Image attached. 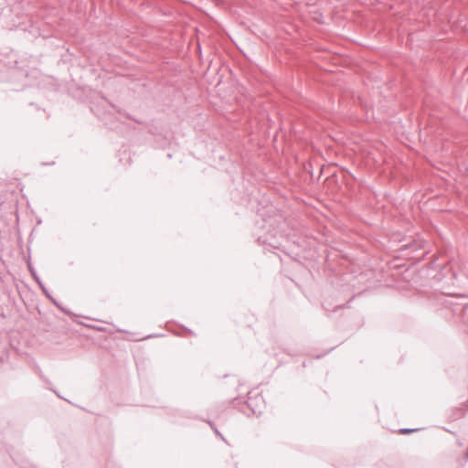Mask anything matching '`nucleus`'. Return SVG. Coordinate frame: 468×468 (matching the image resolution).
Wrapping results in <instances>:
<instances>
[{
  "mask_svg": "<svg viewBox=\"0 0 468 468\" xmlns=\"http://www.w3.org/2000/svg\"><path fill=\"white\" fill-rule=\"evenodd\" d=\"M344 307H345V305H344V304H338V305H336V306L335 307L334 311H336V310L341 309V308H344Z\"/></svg>",
  "mask_w": 468,
  "mask_h": 468,
  "instance_id": "obj_8",
  "label": "nucleus"
},
{
  "mask_svg": "<svg viewBox=\"0 0 468 468\" xmlns=\"http://www.w3.org/2000/svg\"><path fill=\"white\" fill-rule=\"evenodd\" d=\"M111 107L115 112H118L120 114H124L128 119L133 120L128 113L123 112L120 108H118L116 105L110 103Z\"/></svg>",
  "mask_w": 468,
  "mask_h": 468,
  "instance_id": "obj_5",
  "label": "nucleus"
},
{
  "mask_svg": "<svg viewBox=\"0 0 468 468\" xmlns=\"http://www.w3.org/2000/svg\"><path fill=\"white\" fill-rule=\"evenodd\" d=\"M157 336H161V335H148L147 338L157 337Z\"/></svg>",
  "mask_w": 468,
  "mask_h": 468,
  "instance_id": "obj_10",
  "label": "nucleus"
},
{
  "mask_svg": "<svg viewBox=\"0 0 468 468\" xmlns=\"http://www.w3.org/2000/svg\"><path fill=\"white\" fill-rule=\"evenodd\" d=\"M281 217H269L268 218H262V224L260 226V228L265 230V233L258 237V241L260 243L269 244L272 247H276L274 239L278 235L281 234V230L275 225L281 221Z\"/></svg>",
  "mask_w": 468,
  "mask_h": 468,
  "instance_id": "obj_1",
  "label": "nucleus"
},
{
  "mask_svg": "<svg viewBox=\"0 0 468 468\" xmlns=\"http://www.w3.org/2000/svg\"><path fill=\"white\" fill-rule=\"evenodd\" d=\"M27 269L31 274V277L34 279V281L37 282L40 290L42 291L43 294L62 313H64L67 315L73 316L75 315L71 311L65 308L60 303H58L49 292L48 290V286H45V284L42 282L41 279L39 278L37 271L33 267L30 261H27Z\"/></svg>",
  "mask_w": 468,
  "mask_h": 468,
  "instance_id": "obj_2",
  "label": "nucleus"
},
{
  "mask_svg": "<svg viewBox=\"0 0 468 468\" xmlns=\"http://www.w3.org/2000/svg\"><path fill=\"white\" fill-rule=\"evenodd\" d=\"M208 423V425L210 426V428L213 430V431L215 432V434L220 438L221 440L225 441L223 435L220 433V431L217 429V427L215 426V424L210 421V420H207V421Z\"/></svg>",
  "mask_w": 468,
  "mask_h": 468,
  "instance_id": "obj_4",
  "label": "nucleus"
},
{
  "mask_svg": "<svg viewBox=\"0 0 468 468\" xmlns=\"http://www.w3.org/2000/svg\"><path fill=\"white\" fill-rule=\"evenodd\" d=\"M232 404H233L234 407H238V405L239 404V399L238 398L234 399L232 400Z\"/></svg>",
  "mask_w": 468,
  "mask_h": 468,
  "instance_id": "obj_7",
  "label": "nucleus"
},
{
  "mask_svg": "<svg viewBox=\"0 0 468 468\" xmlns=\"http://www.w3.org/2000/svg\"><path fill=\"white\" fill-rule=\"evenodd\" d=\"M412 247H413V245L411 243L404 245V249H410Z\"/></svg>",
  "mask_w": 468,
  "mask_h": 468,
  "instance_id": "obj_9",
  "label": "nucleus"
},
{
  "mask_svg": "<svg viewBox=\"0 0 468 468\" xmlns=\"http://www.w3.org/2000/svg\"><path fill=\"white\" fill-rule=\"evenodd\" d=\"M417 431H419V429L402 428L399 430V433L400 434H410V433H412Z\"/></svg>",
  "mask_w": 468,
  "mask_h": 468,
  "instance_id": "obj_6",
  "label": "nucleus"
},
{
  "mask_svg": "<svg viewBox=\"0 0 468 468\" xmlns=\"http://www.w3.org/2000/svg\"><path fill=\"white\" fill-rule=\"evenodd\" d=\"M263 398L256 394L252 396V391L248 392V399L243 403V405L239 408V410L244 414H248L247 410H249L251 414L259 416L261 414Z\"/></svg>",
  "mask_w": 468,
  "mask_h": 468,
  "instance_id": "obj_3",
  "label": "nucleus"
},
{
  "mask_svg": "<svg viewBox=\"0 0 468 468\" xmlns=\"http://www.w3.org/2000/svg\"><path fill=\"white\" fill-rule=\"evenodd\" d=\"M183 329H184V330H186V332H188V333L192 334L191 329H188V328H186V327H185V326H183Z\"/></svg>",
  "mask_w": 468,
  "mask_h": 468,
  "instance_id": "obj_11",
  "label": "nucleus"
}]
</instances>
